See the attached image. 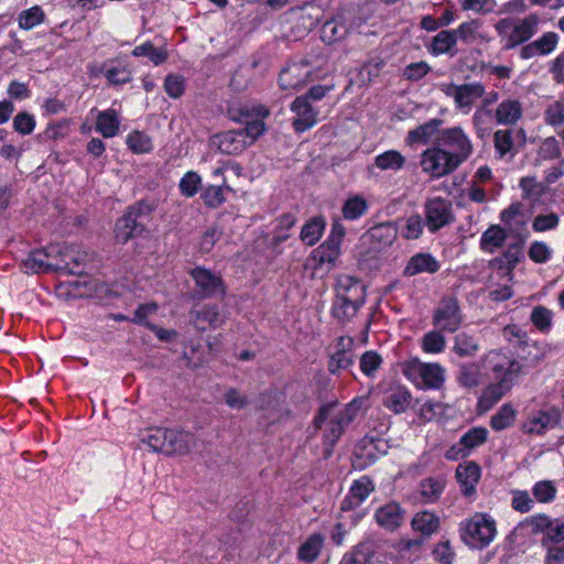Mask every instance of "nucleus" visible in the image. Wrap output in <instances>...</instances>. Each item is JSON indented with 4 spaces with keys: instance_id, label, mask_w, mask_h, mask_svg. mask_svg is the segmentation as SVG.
Here are the masks:
<instances>
[{
    "instance_id": "39448f33",
    "label": "nucleus",
    "mask_w": 564,
    "mask_h": 564,
    "mask_svg": "<svg viewBox=\"0 0 564 564\" xmlns=\"http://www.w3.org/2000/svg\"><path fill=\"white\" fill-rule=\"evenodd\" d=\"M540 23L541 19L536 13L524 18H503L495 24V31L503 43V50H512L536 34Z\"/></svg>"
},
{
    "instance_id": "a878e982",
    "label": "nucleus",
    "mask_w": 564,
    "mask_h": 564,
    "mask_svg": "<svg viewBox=\"0 0 564 564\" xmlns=\"http://www.w3.org/2000/svg\"><path fill=\"white\" fill-rule=\"evenodd\" d=\"M216 144L221 153L237 155L249 147V141L240 130H229L215 137Z\"/></svg>"
},
{
    "instance_id": "0eeeda50",
    "label": "nucleus",
    "mask_w": 564,
    "mask_h": 564,
    "mask_svg": "<svg viewBox=\"0 0 564 564\" xmlns=\"http://www.w3.org/2000/svg\"><path fill=\"white\" fill-rule=\"evenodd\" d=\"M445 370L438 364H425L411 359L403 364V375L416 387L422 389H438L445 380Z\"/></svg>"
},
{
    "instance_id": "4be33fe9",
    "label": "nucleus",
    "mask_w": 564,
    "mask_h": 564,
    "mask_svg": "<svg viewBox=\"0 0 564 564\" xmlns=\"http://www.w3.org/2000/svg\"><path fill=\"white\" fill-rule=\"evenodd\" d=\"M373 490L375 485L369 477L362 476L356 479L349 489V494L341 501V511H348L360 506Z\"/></svg>"
},
{
    "instance_id": "c85d7f7f",
    "label": "nucleus",
    "mask_w": 564,
    "mask_h": 564,
    "mask_svg": "<svg viewBox=\"0 0 564 564\" xmlns=\"http://www.w3.org/2000/svg\"><path fill=\"white\" fill-rule=\"evenodd\" d=\"M167 455H185L196 446V438L192 433L170 430L167 436Z\"/></svg>"
},
{
    "instance_id": "6e6552de",
    "label": "nucleus",
    "mask_w": 564,
    "mask_h": 564,
    "mask_svg": "<svg viewBox=\"0 0 564 564\" xmlns=\"http://www.w3.org/2000/svg\"><path fill=\"white\" fill-rule=\"evenodd\" d=\"M365 284H336V301L333 314L339 321H348L364 304Z\"/></svg>"
},
{
    "instance_id": "c756f323",
    "label": "nucleus",
    "mask_w": 564,
    "mask_h": 564,
    "mask_svg": "<svg viewBox=\"0 0 564 564\" xmlns=\"http://www.w3.org/2000/svg\"><path fill=\"white\" fill-rule=\"evenodd\" d=\"M411 528L423 539L430 538L440 529V518L431 511H419L411 520Z\"/></svg>"
},
{
    "instance_id": "69168bd1",
    "label": "nucleus",
    "mask_w": 564,
    "mask_h": 564,
    "mask_svg": "<svg viewBox=\"0 0 564 564\" xmlns=\"http://www.w3.org/2000/svg\"><path fill=\"white\" fill-rule=\"evenodd\" d=\"M104 75L113 85H123L131 82V72L126 66L104 65Z\"/></svg>"
},
{
    "instance_id": "c03bdc74",
    "label": "nucleus",
    "mask_w": 564,
    "mask_h": 564,
    "mask_svg": "<svg viewBox=\"0 0 564 564\" xmlns=\"http://www.w3.org/2000/svg\"><path fill=\"white\" fill-rule=\"evenodd\" d=\"M169 429L155 427L150 429L144 442L149 445V447L153 452L163 453L167 455L169 453V444H167Z\"/></svg>"
},
{
    "instance_id": "864d4df0",
    "label": "nucleus",
    "mask_w": 564,
    "mask_h": 564,
    "mask_svg": "<svg viewBox=\"0 0 564 564\" xmlns=\"http://www.w3.org/2000/svg\"><path fill=\"white\" fill-rule=\"evenodd\" d=\"M446 347V339L441 330L427 332L421 339V348L426 354L443 352Z\"/></svg>"
},
{
    "instance_id": "f704fd0d",
    "label": "nucleus",
    "mask_w": 564,
    "mask_h": 564,
    "mask_svg": "<svg viewBox=\"0 0 564 564\" xmlns=\"http://www.w3.org/2000/svg\"><path fill=\"white\" fill-rule=\"evenodd\" d=\"M484 377V370L481 371L478 364L467 362L459 365L457 381L460 386L476 388L481 384Z\"/></svg>"
},
{
    "instance_id": "7ed1b4c3",
    "label": "nucleus",
    "mask_w": 564,
    "mask_h": 564,
    "mask_svg": "<svg viewBox=\"0 0 564 564\" xmlns=\"http://www.w3.org/2000/svg\"><path fill=\"white\" fill-rule=\"evenodd\" d=\"M346 235V228L340 220L336 219L332 224L330 232L327 239L313 251L307 262V268L312 269L311 278L313 280H323L324 274L329 272L340 254V246Z\"/></svg>"
},
{
    "instance_id": "9b49d317",
    "label": "nucleus",
    "mask_w": 564,
    "mask_h": 564,
    "mask_svg": "<svg viewBox=\"0 0 564 564\" xmlns=\"http://www.w3.org/2000/svg\"><path fill=\"white\" fill-rule=\"evenodd\" d=\"M421 166L433 178H440L454 172L459 165L449 155V151L432 148L422 153Z\"/></svg>"
},
{
    "instance_id": "2eb2a0df",
    "label": "nucleus",
    "mask_w": 564,
    "mask_h": 564,
    "mask_svg": "<svg viewBox=\"0 0 564 564\" xmlns=\"http://www.w3.org/2000/svg\"><path fill=\"white\" fill-rule=\"evenodd\" d=\"M424 215L425 224L433 234L454 221L452 203L442 197L429 199L424 206Z\"/></svg>"
},
{
    "instance_id": "e2e57ef3",
    "label": "nucleus",
    "mask_w": 564,
    "mask_h": 564,
    "mask_svg": "<svg viewBox=\"0 0 564 564\" xmlns=\"http://www.w3.org/2000/svg\"><path fill=\"white\" fill-rule=\"evenodd\" d=\"M544 122L551 127L564 124V97L546 107L544 110Z\"/></svg>"
},
{
    "instance_id": "0e129e2a",
    "label": "nucleus",
    "mask_w": 564,
    "mask_h": 564,
    "mask_svg": "<svg viewBox=\"0 0 564 564\" xmlns=\"http://www.w3.org/2000/svg\"><path fill=\"white\" fill-rule=\"evenodd\" d=\"M462 10L473 11L480 15L494 13L497 7L496 0H458Z\"/></svg>"
},
{
    "instance_id": "4d7b16f0",
    "label": "nucleus",
    "mask_w": 564,
    "mask_h": 564,
    "mask_svg": "<svg viewBox=\"0 0 564 564\" xmlns=\"http://www.w3.org/2000/svg\"><path fill=\"white\" fill-rule=\"evenodd\" d=\"M44 19V11L39 6H34L20 12L19 26L23 30H31L34 26L41 24Z\"/></svg>"
},
{
    "instance_id": "c9c22d12",
    "label": "nucleus",
    "mask_w": 564,
    "mask_h": 564,
    "mask_svg": "<svg viewBox=\"0 0 564 564\" xmlns=\"http://www.w3.org/2000/svg\"><path fill=\"white\" fill-rule=\"evenodd\" d=\"M120 121L115 109L100 111L96 120V131L105 138H112L119 132Z\"/></svg>"
},
{
    "instance_id": "dca6fc26",
    "label": "nucleus",
    "mask_w": 564,
    "mask_h": 564,
    "mask_svg": "<svg viewBox=\"0 0 564 564\" xmlns=\"http://www.w3.org/2000/svg\"><path fill=\"white\" fill-rule=\"evenodd\" d=\"M355 340L350 336H340L330 347L328 370L336 373L354 364Z\"/></svg>"
},
{
    "instance_id": "8fccbe9b",
    "label": "nucleus",
    "mask_w": 564,
    "mask_h": 564,
    "mask_svg": "<svg viewBox=\"0 0 564 564\" xmlns=\"http://www.w3.org/2000/svg\"><path fill=\"white\" fill-rule=\"evenodd\" d=\"M131 54L135 57L147 56L156 66L163 64L167 59L166 51L163 48H156L149 41L135 46Z\"/></svg>"
},
{
    "instance_id": "9d476101",
    "label": "nucleus",
    "mask_w": 564,
    "mask_h": 564,
    "mask_svg": "<svg viewBox=\"0 0 564 564\" xmlns=\"http://www.w3.org/2000/svg\"><path fill=\"white\" fill-rule=\"evenodd\" d=\"M440 89L447 97L454 99L456 108L468 112L475 101L485 95V87L481 83H470L456 85L454 83H444Z\"/></svg>"
},
{
    "instance_id": "6ab92c4d",
    "label": "nucleus",
    "mask_w": 564,
    "mask_h": 564,
    "mask_svg": "<svg viewBox=\"0 0 564 564\" xmlns=\"http://www.w3.org/2000/svg\"><path fill=\"white\" fill-rule=\"evenodd\" d=\"M228 315L219 311L217 305L204 304L192 311V322L199 332L221 327Z\"/></svg>"
},
{
    "instance_id": "cd10ccee",
    "label": "nucleus",
    "mask_w": 564,
    "mask_h": 564,
    "mask_svg": "<svg viewBox=\"0 0 564 564\" xmlns=\"http://www.w3.org/2000/svg\"><path fill=\"white\" fill-rule=\"evenodd\" d=\"M398 230L390 223H382L371 227L366 238L372 243L376 250H382L393 243L397 239Z\"/></svg>"
},
{
    "instance_id": "393cba45",
    "label": "nucleus",
    "mask_w": 564,
    "mask_h": 564,
    "mask_svg": "<svg viewBox=\"0 0 564 564\" xmlns=\"http://www.w3.org/2000/svg\"><path fill=\"white\" fill-rule=\"evenodd\" d=\"M441 269L440 262L427 252H419L412 256L404 267V276H414L422 273H435Z\"/></svg>"
},
{
    "instance_id": "a211bd4d",
    "label": "nucleus",
    "mask_w": 564,
    "mask_h": 564,
    "mask_svg": "<svg viewBox=\"0 0 564 564\" xmlns=\"http://www.w3.org/2000/svg\"><path fill=\"white\" fill-rule=\"evenodd\" d=\"M290 109L293 113H295V117L292 121V127L297 133L307 131L318 121V111L312 106L306 97H296L292 101Z\"/></svg>"
},
{
    "instance_id": "aec40b11",
    "label": "nucleus",
    "mask_w": 564,
    "mask_h": 564,
    "mask_svg": "<svg viewBox=\"0 0 564 564\" xmlns=\"http://www.w3.org/2000/svg\"><path fill=\"white\" fill-rule=\"evenodd\" d=\"M560 420L561 413L557 409L538 411L525 420L522 424V431L527 434L542 435L546 430L556 426Z\"/></svg>"
},
{
    "instance_id": "1a4fd4ad",
    "label": "nucleus",
    "mask_w": 564,
    "mask_h": 564,
    "mask_svg": "<svg viewBox=\"0 0 564 564\" xmlns=\"http://www.w3.org/2000/svg\"><path fill=\"white\" fill-rule=\"evenodd\" d=\"M527 525L532 534L542 533V545L564 546V520L552 519L545 513H538L527 519Z\"/></svg>"
},
{
    "instance_id": "6e6d98bb",
    "label": "nucleus",
    "mask_w": 564,
    "mask_h": 564,
    "mask_svg": "<svg viewBox=\"0 0 564 564\" xmlns=\"http://www.w3.org/2000/svg\"><path fill=\"white\" fill-rule=\"evenodd\" d=\"M23 268L25 272L36 274L51 273L48 265H46L45 252L42 249L32 251L23 261Z\"/></svg>"
},
{
    "instance_id": "5fc2aeb1",
    "label": "nucleus",
    "mask_w": 564,
    "mask_h": 564,
    "mask_svg": "<svg viewBox=\"0 0 564 564\" xmlns=\"http://www.w3.org/2000/svg\"><path fill=\"white\" fill-rule=\"evenodd\" d=\"M494 145L500 158L513 155V132L510 129L497 130L494 134Z\"/></svg>"
},
{
    "instance_id": "e433bc0d",
    "label": "nucleus",
    "mask_w": 564,
    "mask_h": 564,
    "mask_svg": "<svg viewBox=\"0 0 564 564\" xmlns=\"http://www.w3.org/2000/svg\"><path fill=\"white\" fill-rule=\"evenodd\" d=\"M441 124L442 120L434 118L423 124L417 126L415 129L408 132L406 142L409 144H426L438 130Z\"/></svg>"
},
{
    "instance_id": "72a5a7b5",
    "label": "nucleus",
    "mask_w": 564,
    "mask_h": 564,
    "mask_svg": "<svg viewBox=\"0 0 564 564\" xmlns=\"http://www.w3.org/2000/svg\"><path fill=\"white\" fill-rule=\"evenodd\" d=\"M324 536L321 533L311 534L299 547L297 558L305 563L314 562L321 554Z\"/></svg>"
},
{
    "instance_id": "a19ab883",
    "label": "nucleus",
    "mask_w": 564,
    "mask_h": 564,
    "mask_svg": "<svg viewBox=\"0 0 564 564\" xmlns=\"http://www.w3.org/2000/svg\"><path fill=\"white\" fill-rule=\"evenodd\" d=\"M494 112L491 109L478 107L473 115V127L478 138L484 139L491 132V120Z\"/></svg>"
},
{
    "instance_id": "423d86ee",
    "label": "nucleus",
    "mask_w": 564,
    "mask_h": 564,
    "mask_svg": "<svg viewBox=\"0 0 564 564\" xmlns=\"http://www.w3.org/2000/svg\"><path fill=\"white\" fill-rule=\"evenodd\" d=\"M154 209V203L144 199L131 205L116 223L115 237L117 241L126 243L142 235Z\"/></svg>"
},
{
    "instance_id": "f257e3e1",
    "label": "nucleus",
    "mask_w": 564,
    "mask_h": 564,
    "mask_svg": "<svg viewBox=\"0 0 564 564\" xmlns=\"http://www.w3.org/2000/svg\"><path fill=\"white\" fill-rule=\"evenodd\" d=\"M481 367L489 383L479 397L478 404L489 410L511 391L522 372V365L511 355L494 349L481 357Z\"/></svg>"
},
{
    "instance_id": "bf43d9fd",
    "label": "nucleus",
    "mask_w": 564,
    "mask_h": 564,
    "mask_svg": "<svg viewBox=\"0 0 564 564\" xmlns=\"http://www.w3.org/2000/svg\"><path fill=\"white\" fill-rule=\"evenodd\" d=\"M382 365V357L375 350H368L360 357L359 367L367 377H375Z\"/></svg>"
},
{
    "instance_id": "58836bf2",
    "label": "nucleus",
    "mask_w": 564,
    "mask_h": 564,
    "mask_svg": "<svg viewBox=\"0 0 564 564\" xmlns=\"http://www.w3.org/2000/svg\"><path fill=\"white\" fill-rule=\"evenodd\" d=\"M326 223L322 217H313L301 229L300 239L307 246H314L322 237Z\"/></svg>"
},
{
    "instance_id": "473e14b6",
    "label": "nucleus",
    "mask_w": 564,
    "mask_h": 564,
    "mask_svg": "<svg viewBox=\"0 0 564 564\" xmlns=\"http://www.w3.org/2000/svg\"><path fill=\"white\" fill-rule=\"evenodd\" d=\"M47 293H52L61 301H74L88 296L84 289L90 284H44Z\"/></svg>"
},
{
    "instance_id": "680f3d73",
    "label": "nucleus",
    "mask_w": 564,
    "mask_h": 564,
    "mask_svg": "<svg viewBox=\"0 0 564 564\" xmlns=\"http://www.w3.org/2000/svg\"><path fill=\"white\" fill-rule=\"evenodd\" d=\"M531 322L542 333H549L553 324V313L544 306H536L532 310Z\"/></svg>"
},
{
    "instance_id": "37998d69",
    "label": "nucleus",
    "mask_w": 564,
    "mask_h": 564,
    "mask_svg": "<svg viewBox=\"0 0 564 564\" xmlns=\"http://www.w3.org/2000/svg\"><path fill=\"white\" fill-rule=\"evenodd\" d=\"M562 158V150L560 142L555 137H547L543 139L536 151V161H552Z\"/></svg>"
},
{
    "instance_id": "49530a36",
    "label": "nucleus",
    "mask_w": 564,
    "mask_h": 564,
    "mask_svg": "<svg viewBox=\"0 0 564 564\" xmlns=\"http://www.w3.org/2000/svg\"><path fill=\"white\" fill-rule=\"evenodd\" d=\"M517 411L510 403L501 405L499 411L490 419V426L494 431H502L511 426L516 420Z\"/></svg>"
},
{
    "instance_id": "ddd939ff",
    "label": "nucleus",
    "mask_w": 564,
    "mask_h": 564,
    "mask_svg": "<svg viewBox=\"0 0 564 564\" xmlns=\"http://www.w3.org/2000/svg\"><path fill=\"white\" fill-rule=\"evenodd\" d=\"M438 143L452 149L449 155L458 165L465 162L473 153V144L460 127L447 128L441 131Z\"/></svg>"
},
{
    "instance_id": "4c0bfd02",
    "label": "nucleus",
    "mask_w": 564,
    "mask_h": 564,
    "mask_svg": "<svg viewBox=\"0 0 564 564\" xmlns=\"http://www.w3.org/2000/svg\"><path fill=\"white\" fill-rule=\"evenodd\" d=\"M506 239L505 229L498 225H492L481 235L480 248L485 252L494 253L503 246Z\"/></svg>"
},
{
    "instance_id": "052dcab7",
    "label": "nucleus",
    "mask_w": 564,
    "mask_h": 564,
    "mask_svg": "<svg viewBox=\"0 0 564 564\" xmlns=\"http://www.w3.org/2000/svg\"><path fill=\"white\" fill-rule=\"evenodd\" d=\"M127 144L134 153H148L153 148L151 138L141 131H132L129 133Z\"/></svg>"
},
{
    "instance_id": "20e7f679",
    "label": "nucleus",
    "mask_w": 564,
    "mask_h": 564,
    "mask_svg": "<svg viewBox=\"0 0 564 564\" xmlns=\"http://www.w3.org/2000/svg\"><path fill=\"white\" fill-rule=\"evenodd\" d=\"M459 538L469 549L482 550L497 536L496 520L486 512H475L458 525Z\"/></svg>"
},
{
    "instance_id": "b1692460",
    "label": "nucleus",
    "mask_w": 564,
    "mask_h": 564,
    "mask_svg": "<svg viewBox=\"0 0 564 564\" xmlns=\"http://www.w3.org/2000/svg\"><path fill=\"white\" fill-rule=\"evenodd\" d=\"M523 116V105L519 99L507 98L498 104L494 117L498 124L514 126Z\"/></svg>"
},
{
    "instance_id": "774afa93",
    "label": "nucleus",
    "mask_w": 564,
    "mask_h": 564,
    "mask_svg": "<svg viewBox=\"0 0 564 564\" xmlns=\"http://www.w3.org/2000/svg\"><path fill=\"white\" fill-rule=\"evenodd\" d=\"M444 490V484L440 479L426 478L421 484V496L425 502L435 501Z\"/></svg>"
},
{
    "instance_id": "412c9836",
    "label": "nucleus",
    "mask_w": 564,
    "mask_h": 564,
    "mask_svg": "<svg viewBox=\"0 0 564 564\" xmlns=\"http://www.w3.org/2000/svg\"><path fill=\"white\" fill-rule=\"evenodd\" d=\"M523 258L521 247L518 243L509 245L505 252L490 261L492 270L497 271L499 279H512V271Z\"/></svg>"
},
{
    "instance_id": "2f4dec72",
    "label": "nucleus",
    "mask_w": 564,
    "mask_h": 564,
    "mask_svg": "<svg viewBox=\"0 0 564 564\" xmlns=\"http://www.w3.org/2000/svg\"><path fill=\"white\" fill-rule=\"evenodd\" d=\"M411 400V393L405 388L395 387L386 393L383 404L393 413L400 414L406 411Z\"/></svg>"
},
{
    "instance_id": "a18cd8bd",
    "label": "nucleus",
    "mask_w": 564,
    "mask_h": 564,
    "mask_svg": "<svg viewBox=\"0 0 564 564\" xmlns=\"http://www.w3.org/2000/svg\"><path fill=\"white\" fill-rule=\"evenodd\" d=\"M372 551L366 543H360L346 552L338 564H369L371 562Z\"/></svg>"
},
{
    "instance_id": "3c124183",
    "label": "nucleus",
    "mask_w": 564,
    "mask_h": 564,
    "mask_svg": "<svg viewBox=\"0 0 564 564\" xmlns=\"http://www.w3.org/2000/svg\"><path fill=\"white\" fill-rule=\"evenodd\" d=\"M532 495L539 503H551L556 498L557 488L554 481L540 480L533 485Z\"/></svg>"
},
{
    "instance_id": "f03ea898",
    "label": "nucleus",
    "mask_w": 564,
    "mask_h": 564,
    "mask_svg": "<svg viewBox=\"0 0 564 564\" xmlns=\"http://www.w3.org/2000/svg\"><path fill=\"white\" fill-rule=\"evenodd\" d=\"M368 397H357L341 409H338L336 403H327L319 408L313 425L316 430H323L326 457L332 455L334 446L350 423L368 406Z\"/></svg>"
},
{
    "instance_id": "bb28decb",
    "label": "nucleus",
    "mask_w": 564,
    "mask_h": 564,
    "mask_svg": "<svg viewBox=\"0 0 564 564\" xmlns=\"http://www.w3.org/2000/svg\"><path fill=\"white\" fill-rule=\"evenodd\" d=\"M377 523L389 531L397 530L403 522L404 510L397 502H389L377 509L375 513Z\"/></svg>"
},
{
    "instance_id": "4468645a",
    "label": "nucleus",
    "mask_w": 564,
    "mask_h": 564,
    "mask_svg": "<svg viewBox=\"0 0 564 564\" xmlns=\"http://www.w3.org/2000/svg\"><path fill=\"white\" fill-rule=\"evenodd\" d=\"M463 323V314L457 300L452 296L443 297L434 311L433 325L441 332L454 333Z\"/></svg>"
},
{
    "instance_id": "338daca9",
    "label": "nucleus",
    "mask_w": 564,
    "mask_h": 564,
    "mask_svg": "<svg viewBox=\"0 0 564 564\" xmlns=\"http://www.w3.org/2000/svg\"><path fill=\"white\" fill-rule=\"evenodd\" d=\"M202 186V177L194 171H188L181 178L178 187L183 196L193 197Z\"/></svg>"
},
{
    "instance_id": "13d9d810",
    "label": "nucleus",
    "mask_w": 564,
    "mask_h": 564,
    "mask_svg": "<svg viewBox=\"0 0 564 564\" xmlns=\"http://www.w3.org/2000/svg\"><path fill=\"white\" fill-rule=\"evenodd\" d=\"M432 557L438 564H454L456 553L448 540H442L433 546Z\"/></svg>"
},
{
    "instance_id": "09e8293b",
    "label": "nucleus",
    "mask_w": 564,
    "mask_h": 564,
    "mask_svg": "<svg viewBox=\"0 0 564 564\" xmlns=\"http://www.w3.org/2000/svg\"><path fill=\"white\" fill-rule=\"evenodd\" d=\"M368 209L367 200L361 196L349 197L343 205V217L347 220H356L366 214Z\"/></svg>"
},
{
    "instance_id": "ea45409f",
    "label": "nucleus",
    "mask_w": 564,
    "mask_h": 564,
    "mask_svg": "<svg viewBox=\"0 0 564 564\" xmlns=\"http://www.w3.org/2000/svg\"><path fill=\"white\" fill-rule=\"evenodd\" d=\"M375 164L382 171H400L405 164V158L397 150H389L377 155Z\"/></svg>"
},
{
    "instance_id": "f3484780",
    "label": "nucleus",
    "mask_w": 564,
    "mask_h": 564,
    "mask_svg": "<svg viewBox=\"0 0 564 564\" xmlns=\"http://www.w3.org/2000/svg\"><path fill=\"white\" fill-rule=\"evenodd\" d=\"M311 67L306 59L289 63L280 73L279 84L284 90L299 89L311 80Z\"/></svg>"
},
{
    "instance_id": "f8f14e48",
    "label": "nucleus",
    "mask_w": 564,
    "mask_h": 564,
    "mask_svg": "<svg viewBox=\"0 0 564 564\" xmlns=\"http://www.w3.org/2000/svg\"><path fill=\"white\" fill-rule=\"evenodd\" d=\"M42 251L45 252L46 265L51 273L82 276L83 270L70 268V262L78 263L79 257H74L68 247L56 243L42 248Z\"/></svg>"
},
{
    "instance_id": "5701e85b",
    "label": "nucleus",
    "mask_w": 564,
    "mask_h": 564,
    "mask_svg": "<svg viewBox=\"0 0 564 564\" xmlns=\"http://www.w3.org/2000/svg\"><path fill=\"white\" fill-rule=\"evenodd\" d=\"M480 468L474 462L459 464L456 468V479L460 491L465 497H473L476 494V486L480 479Z\"/></svg>"
},
{
    "instance_id": "79ce46f5",
    "label": "nucleus",
    "mask_w": 564,
    "mask_h": 564,
    "mask_svg": "<svg viewBox=\"0 0 564 564\" xmlns=\"http://www.w3.org/2000/svg\"><path fill=\"white\" fill-rule=\"evenodd\" d=\"M349 30L347 25L339 19H333L324 23L322 28V40L333 43L347 36Z\"/></svg>"
},
{
    "instance_id": "7c9ffc66",
    "label": "nucleus",
    "mask_w": 564,
    "mask_h": 564,
    "mask_svg": "<svg viewBox=\"0 0 564 564\" xmlns=\"http://www.w3.org/2000/svg\"><path fill=\"white\" fill-rule=\"evenodd\" d=\"M457 44V33L453 30H443L438 32L432 40L429 51L433 55L456 54L455 46Z\"/></svg>"
},
{
    "instance_id": "603ef678",
    "label": "nucleus",
    "mask_w": 564,
    "mask_h": 564,
    "mask_svg": "<svg viewBox=\"0 0 564 564\" xmlns=\"http://www.w3.org/2000/svg\"><path fill=\"white\" fill-rule=\"evenodd\" d=\"M487 438H488V430L482 426H475V427H471L470 430H468L466 433H464L460 436L459 441H460V445H464V447L470 454V452L474 448L485 444Z\"/></svg>"
},
{
    "instance_id": "de8ad7c7",
    "label": "nucleus",
    "mask_w": 564,
    "mask_h": 564,
    "mask_svg": "<svg viewBox=\"0 0 564 564\" xmlns=\"http://www.w3.org/2000/svg\"><path fill=\"white\" fill-rule=\"evenodd\" d=\"M454 351L459 357H471L479 350L478 340L466 333L458 334L454 339Z\"/></svg>"
}]
</instances>
